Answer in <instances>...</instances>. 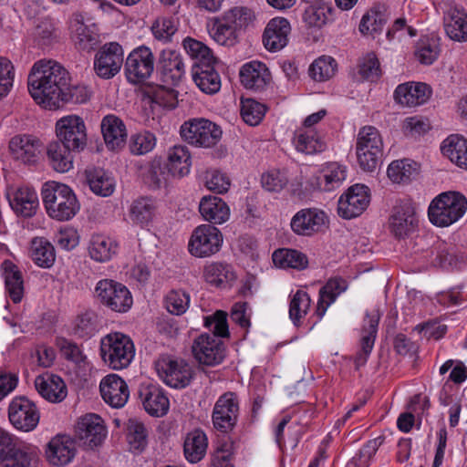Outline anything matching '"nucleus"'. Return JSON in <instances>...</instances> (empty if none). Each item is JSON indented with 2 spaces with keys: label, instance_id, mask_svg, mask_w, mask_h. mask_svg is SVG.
I'll list each match as a JSON object with an SVG mask.
<instances>
[{
  "label": "nucleus",
  "instance_id": "nucleus-1",
  "mask_svg": "<svg viewBox=\"0 0 467 467\" xmlns=\"http://www.w3.org/2000/svg\"><path fill=\"white\" fill-rule=\"evenodd\" d=\"M70 82L67 69L57 60H38L27 78L28 91L33 99L45 109L59 108L63 88Z\"/></svg>",
  "mask_w": 467,
  "mask_h": 467
},
{
  "label": "nucleus",
  "instance_id": "nucleus-2",
  "mask_svg": "<svg viewBox=\"0 0 467 467\" xmlns=\"http://www.w3.org/2000/svg\"><path fill=\"white\" fill-rule=\"evenodd\" d=\"M204 326L213 334L204 333L197 337L192 343V351L200 364L214 367L221 364L225 358L226 348L219 337H229L227 314L217 310L213 315L205 317Z\"/></svg>",
  "mask_w": 467,
  "mask_h": 467
},
{
  "label": "nucleus",
  "instance_id": "nucleus-3",
  "mask_svg": "<svg viewBox=\"0 0 467 467\" xmlns=\"http://www.w3.org/2000/svg\"><path fill=\"white\" fill-rule=\"evenodd\" d=\"M47 213L57 221H68L79 210V203L74 192L66 184L47 182L41 191Z\"/></svg>",
  "mask_w": 467,
  "mask_h": 467
},
{
  "label": "nucleus",
  "instance_id": "nucleus-4",
  "mask_svg": "<svg viewBox=\"0 0 467 467\" xmlns=\"http://www.w3.org/2000/svg\"><path fill=\"white\" fill-rule=\"evenodd\" d=\"M254 11L246 6H234L217 17L213 25V39L222 46L233 47L240 33L254 20Z\"/></svg>",
  "mask_w": 467,
  "mask_h": 467
},
{
  "label": "nucleus",
  "instance_id": "nucleus-5",
  "mask_svg": "<svg viewBox=\"0 0 467 467\" xmlns=\"http://www.w3.org/2000/svg\"><path fill=\"white\" fill-rule=\"evenodd\" d=\"M467 209V199L457 192L439 194L429 206L430 221L437 226H449L463 216Z\"/></svg>",
  "mask_w": 467,
  "mask_h": 467
},
{
  "label": "nucleus",
  "instance_id": "nucleus-6",
  "mask_svg": "<svg viewBox=\"0 0 467 467\" xmlns=\"http://www.w3.org/2000/svg\"><path fill=\"white\" fill-rule=\"evenodd\" d=\"M100 355L103 361L112 369L125 368L131 363L135 355L133 341L122 333H110L101 338Z\"/></svg>",
  "mask_w": 467,
  "mask_h": 467
},
{
  "label": "nucleus",
  "instance_id": "nucleus-7",
  "mask_svg": "<svg viewBox=\"0 0 467 467\" xmlns=\"http://www.w3.org/2000/svg\"><path fill=\"white\" fill-rule=\"evenodd\" d=\"M383 142L379 131L373 126H365L358 131L356 153L360 168L373 171L382 156Z\"/></svg>",
  "mask_w": 467,
  "mask_h": 467
},
{
  "label": "nucleus",
  "instance_id": "nucleus-8",
  "mask_svg": "<svg viewBox=\"0 0 467 467\" xmlns=\"http://www.w3.org/2000/svg\"><path fill=\"white\" fill-rule=\"evenodd\" d=\"M95 295L102 306L115 313H127L133 305L128 287L113 279L99 280L95 286Z\"/></svg>",
  "mask_w": 467,
  "mask_h": 467
},
{
  "label": "nucleus",
  "instance_id": "nucleus-9",
  "mask_svg": "<svg viewBox=\"0 0 467 467\" xmlns=\"http://www.w3.org/2000/svg\"><path fill=\"white\" fill-rule=\"evenodd\" d=\"M180 134L184 141L192 146L211 148L220 140L222 130L209 119H192L181 126Z\"/></svg>",
  "mask_w": 467,
  "mask_h": 467
},
{
  "label": "nucleus",
  "instance_id": "nucleus-10",
  "mask_svg": "<svg viewBox=\"0 0 467 467\" xmlns=\"http://www.w3.org/2000/svg\"><path fill=\"white\" fill-rule=\"evenodd\" d=\"M155 368L162 381L174 389L185 388L192 379L191 366L185 360L169 355L161 356L155 362Z\"/></svg>",
  "mask_w": 467,
  "mask_h": 467
},
{
  "label": "nucleus",
  "instance_id": "nucleus-11",
  "mask_svg": "<svg viewBox=\"0 0 467 467\" xmlns=\"http://www.w3.org/2000/svg\"><path fill=\"white\" fill-rule=\"evenodd\" d=\"M223 244L221 231L211 224L196 227L189 241V252L199 258L208 257L218 253Z\"/></svg>",
  "mask_w": 467,
  "mask_h": 467
},
{
  "label": "nucleus",
  "instance_id": "nucleus-12",
  "mask_svg": "<svg viewBox=\"0 0 467 467\" xmlns=\"http://www.w3.org/2000/svg\"><path fill=\"white\" fill-rule=\"evenodd\" d=\"M10 423L18 431H31L36 428L40 412L36 403L26 396H16L8 406Z\"/></svg>",
  "mask_w": 467,
  "mask_h": 467
},
{
  "label": "nucleus",
  "instance_id": "nucleus-13",
  "mask_svg": "<svg viewBox=\"0 0 467 467\" xmlns=\"http://www.w3.org/2000/svg\"><path fill=\"white\" fill-rule=\"evenodd\" d=\"M57 140L71 147V150L81 151L87 145V129L83 119L78 115H67L60 118L56 123Z\"/></svg>",
  "mask_w": 467,
  "mask_h": 467
},
{
  "label": "nucleus",
  "instance_id": "nucleus-14",
  "mask_svg": "<svg viewBox=\"0 0 467 467\" xmlns=\"http://www.w3.org/2000/svg\"><path fill=\"white\" fill-rule=\"evenodd\" d=\"M239 414V401L234 392H225L214 404L212 420L213 427L223 433L231 431L236 425Z\"/></svg>",
  "mask_w": 467,
  "mask_h": 467
},
{
  "label": "nucleus",
  "instance_id": "nucleus-15",
  "mask_svg": "<svg viewBox=\"0 0 467 467\" xmlns=\"http://www.w3.org/2000/svg\"><path fill=\"white\" fill-rule=\"evenodd\" d=\"M369 202V189L363 184H355L340 196L337 213L344 219L358 217L368 208Z\"/></svg>",
  "mask_w": 467,
  "mask_h": 467
},
{
  "label": "nucleus",
  "instance_id": "nucleus-16",
  "mask_svg": "<svg viewBox=\"0 0 467 467\" xmlns=\"http://www.w3.org/2000/svg\"><path fill=\"white\" fill-rule=\"evenodd\" d=\"M417 223L415 207L410 200L400 201L394 206L389 217V229L396 238L400 239L409 235Z\"/></svg>",
  "mask_w": 467,
  "mask_h": 467
},
{
  "label": "nucleus",
  "instance_id": "nucleus-17",
  "mask_svg": "<svg viewBox=\"0 0 467 467\" xmlns=\"http://www.w3.org/2000/svg\"><path fill=\"white\" fill-rule=\"evenodd\" d=\"M76 436L89 448L100 445L106 438L107 430L102 418L90 413L81 417L76 426Z\"/></svg>",
  "mask_w": 467,
  "mask_h": 467
},
{
  "label": "nucleus",
  "instance_id": "nucleus-18",
  "mask_svg": "<svg viewBox=\"0 0 467 467\" xmlns=\"http://www.w3.org/2000/svg\"><path fill=\"white\" fill-rule=\"evenodd\" d=\"M327 219V217L322 210L305 208L292 217L290 226L297 235L311 236L322 230Z\"/></svg>",
  "mask_w": 467,
  "mask_h": 467
},
{
  "label": "nucleus",
  "instance_id": "nucleus-19",
  "mask_svg": "<svg viewBox=\"0 0 467 467\" xmlns=\"http://www.w3.org/2000/svg\"><path fill=\"white\" fill-rule=\"evenodd\" d=\"M380 319L379 310L373 309L366 313L363 320L362 337L360 339V351L355 357V368L359 369L363 367L374 348L375 339L378 333V327Z\"/></svg>",
  "mask_w": 467,
  "mask_h": 467
},
{
  "label": "nucleus",
  "instance_id": "nucleus-20",
  "mask_svg": "<svg viewBox=\"0 0 467 467\" xmlns=\"http://www.w3.org/2000/svg\"><path fill=\"white\" fill-rule=\"evenodd\" d=\"M217 62L218 60H198L192 65V79L206 94L217 93L221 88V78L215 69Z\"/></svg>",
  "mask_w": 467,
  "mask_h": 467
},
{
  "label": "nucleus",
  "instance_id": "nucleus-21",
  "mask_svg": "<svg viewBox=\"0 0 467 467\" xmlns=\"http://www.w3.org/2000/svg\"><path fill=\"white\" fill-rule=\"evenodd\" d=\"M99 389L103 400L115 409L122 408L130 397L126 381L116 374H109L103 378Z\"/></svg>",
  "mask_w": 467,
  "mask_h": 467
},
{
  "label": "nucleus",
  "instance_id": "nucleus-22",
  "mask_svg": "<svg viewBox=\"0 0 467 467\" xmlns=\"http://www.w3.org/2000/svg\"><path fill=\"white\" fill-rule=\"evenodd\" d=\"M7 199L16 214L24 218L34 216L39 205L36 192L29 186H21L8 192Z\"/></svg>",
  "mask_w": 467,
  "mask_h": 467
},
{
  "label": "nucleus",
  "instance_id": "nucleus-23",
  "mask_svg": "<svg viewBox=\"0 0 467 467\" xmlns=\"http://www.w3.org/2000/svg\"><path fill=\"white\" fill-rule=\"evenodd\" d=\"M42 143L32 135H16L9 142L13 157L25 164H35L39 157Z\"/></svg>",
  "mask_w": 467,
  "mask_h": 467
},
{
  "label": "nucleus",
  "instance_id": "nucleus-24",
  "mask_svg": "<svg viewBox=\"0 0 467 467\" xmlns=\"http://www.w3.org/2000/svg\"><path fill=\"white\" fill-rule=\"evenodd\" d=\"M69 29L77 49L88 53L95 49L99 41V36L94 24L85 25L82 16L76 15L70 21Z\"/></svg>",
  "mask_w": 467,
  "mask_h": 467
},
{
  "label": "nucleus",
  "instance_id": "nucleus-25",
  "mask_svg": "<svg viewBox=\"0 0 467 467\" xmlns=\"http://www.w3.org/2000/svg\"><path fill=\"white\" fill-rule=\"evenodd\" d=\"M290 31L291 26L287 19L284 17L271 19L263 34L265 47L270 52L280 51L287 45Z\"/></svg>",
  "mask_w": 467,
  "mask_h": 467
},
{
  "label": "nucleus",
  "instance_id": "nucleus-26",
  "mask_svg": "<svg viewBox=\"0 0 467 467\" xmlns=\"http://www.w3.org/2000/svg\"><path fill=\"white\" fill-rule=\"evenodd\" d=\"M242 85L248 89L263 90L271 81L268 67L260 60H251L244 64L239 72Z\"/></svg>",
  "mask_w": 467,
  "mask_h": 467
},
{
  "label": "nucleus",
  "instance_id": "nucleus-27",
  "mask_svg": "<svg viewBox=\"0 0 467 467\" xmlns=\"http://www.w3.org/2000/svg\"><path fill=\"white\" fill-rule=\"evenodd\" d=\"M76 454L74 441L67 435L57 434L47 443V459L54 466L69 463Z\"/></svg>",
  "mask_w": 467,
  "mask_h": 467
},
{
  "label": "nucleus",
  "instance_id": "nucleus-28",
  "mask_svg": "<svg viewBox=\"0 0 467 467\" xmlns=\"http://www.w3.org/2000/svg\"><path fill=\"white\" fill-rule=\"evenodd\" d=\"M430 87L421 82H407L400 84L394 91V99L398 104L406 107H416L424 104L430 98Z\"/></svg>",
  "mask_w": 467,
  "mask_h": 467
},
{
  "label": "nucleus",
  "instance_id": "nucleus-29",
  "mask_svg": "<svg viewBox=\"0 0 467 467\" xmlns=\"http://www.w3.org/2000/svg\"><path fill=\"white\" fill-rule=\"evenodd\" d=\"M447 36L455 41L467 40V13L455 4H448L443 16Z\"/></svg>",
  "mask_w": 467,
  "mask_h": 467
},
{
  "label": "nucleus",
  "instance_id": "nucleus-30",
  "mask_svg": "<svg viewBox=\"0 0 467 467\" xmlns=\"http://www.w3.org/2000/svg\"><path fill=\"white\" fill-rule=\"evenodd\" d=\"M145 410L151 416L161 417L167 413L170 406L169 399L157 385H141L139 390Z\"/></svg>",
  "mask_w": 467,
  "mask_h": 467
},
{
  "label": "nucleus",
  "instance_id": "nucleus-31",
  "mask_svg": "<svg viewBox=\"0 0 467 467\" xmlns=\"http://www.w3.org/2000/svg\"><path fill=\"white\" fill-rule=\"evenodd\" d=\"M100 127L109 149L119 150L125 145L128 134L126 126L120 118L109 114L102 119Z\"/></svg>",
  "mask_w": 467,
  "mask_h": 467
},
{
  "label": "nucleus",
  "instance_id": "nucleus-32",
  "mask_svg": "<svg viewBox=\"0 0 467 467\" xmlns=\"http://www.w3.org/2000/svg\"><path fill=\"white\" fill-rule=\"evenodd\" d=\"M37 392L50 402H60L67 396V387L63 379L54 374L45 373L35 379Z\"/></svg>",
  "mask_w": 467,
  "mask_h": 467
},
{
  "label": "nucleus",
  "instance_id": "nucleus-33",
  "mask_svg": "<svg viewBox=\"0 0 467 467\" xmlns=\"http://www.w3.org/2000/svg\"><path fill=\"white\" fill-rule=\"evenodd\" d=\"M292 141L298 152L307 155L323 152L327 148L324 138L315 129L298 128Z\"/></svg>",
  "mask_w": 467,
  "mask_h": 467
},
{
  "label": "nucleus",
  "instance_id": "nucleus-34",
  "mask_svg": "<svg viewBox=\"0 0 467 467\" xmlns=\"http://www.w3.org/2000/svg\"><path fill=\"white\" fill-rule=\"evenodd\" d=\"M192 156L185 145H174L167 152L165 167L172 177L182 178L189 174Z\"/></svg>",
  "mask_w": 467,
  "mask_h": 467
},
{
  "label": "nucleus",
  "instance_id": "nucleus-35",
  "mask_svg": "<svg viewBox=\"0 0 467 467\" xmlns=\"http://www.w3.org/2000/svg\"><path fill=\"white\" fill-rule=\"evenodd\" d=\"M347 177L346 166L338 162H327L318 171L316 180L317 187L324 192L338 188Z\"/></svg>",
  "mask_w": 467,
  "mask_h": 467
},
{
  "label": "nucleus",
  "instance_id": "nucleus-36",
  "mask_svg": "<svg viewBox=\"0 0 467 467\" xmlns=\"http://www.w3.org/2000/svg\"><path fill=\"white\" fill-rule=\"evenodd\" d=\"M199 211L205 221L213 224H222L230 217L227 203L217 196H204L199 204Z\"/></svg>",
  "mask_w": 467,
  "mask_h": 467
},
{
  "label": "nucleus",
  "instance_id": "nucleus-37",
  "mask_svg": "<svg viewBox=\"0 0 467 467\" xmlns=\"http://www.w3.org/2000/svg\"><path fill=\"white\" fill-rule=\"evenodd\" d=\"M208 438L206 433L197 428L189 431L183 441V455L190 463L201 462L206 455Z\"/></svg>",
  "mask_w": 467,
  "mask_h": 467
},
{
  "label": "nucleus",
  "instance_id": "nucleus-38",
  "mask_svg": "<svg viewBox=\"0 0 467 467\" xmlns=\"http://www.w3.org/2000/svg\"><path fill=\"white\" fill-rule=\"evenodd\" d=\"M73 151H76V150H71V147H67L61 141H51L47 149L50 166L57 172L68 171L73 167Z\"/></svg>",
  "mask_w": 467,
  "mask_h": 467
},
{
  "label": "nucleus",
  "instance_id": "nucleus-39",
  "mask_svg": "<svg viewBox=\"0 0 467 467\" xmlns=\"http://www.w3.org/2000/svg\"><path fill=\"white\" fill-rule=\"evenodd\" d=\"M387 21L385 7L374 5L362 16L358 30L361 35L375 38L381 34Z\"/></svg>",
  "mask_w": 467,
  "mask_h": 467
},
{
  "label": "nucleus",
  "instance_id": "nucleus-40",
  "mask_svg": "<svg viewBox=\"0 0 467 467\" xmlns=\"http://www.w3.org/2000/svg\"><path fill=\"white\" fill-rule=\"evenodd\" d=\"M118 243L104 234H93L88 244V254L96 262L109 261L118 252Z\"/></svg>",
  "mask_w": 467,
  "mask_h": 467
},
{
  "label": "nucleus",
  "instance_id": "nucleus-41",
  "mask_svg": "<svg viewBox=\"0 0 467 467\" xmlns=\"http://www.w3.org/2000/svg\"><path fill=\"white\" fill-rule=\"evenodd\" d=\"M442 154L458 167L467 170V140L459 134L450 135L441 146Z\"/></svg>",
  "mask_w": 467,
  "mask_h": 467
},
{
  "label": "nucleus",
  "instance_id": "nucleus-42",
  "mask_svg": "<svg viewBox=\"0 0 467 467\" xmlns=\"http://www.w3.org/2000/svg\"><path fill=\"white\" fill-rule=\"evenodd\" d=\"M87 182L97 195L107 197L115 190V181L103 169L90 168L85 171Z\"/></svg>",
  "mask_w": 467,
  "mask_h": 467
},
{
  "label": "nucleus",
  "instance_id": "nucleus-43",
  "mask_svg": "<svg viewBox=\"0 0 467 467\" xmlns=\"http://www.w3.org/2000/svg\"><path fill=\"white\" fill-rule=\"evenodd\" d=\"M142 93L151 103L162 108L174 109L178 104V92L164 85H147Z\"/></svg>",
  "mask_w": 467,
  "mask_h": 467
},
{
  "label": "nucleus",
  "instance_id": "nucleus-44",
  "mask_svg": "<svg viewBox=\"0 0 467 467\" xmlns=\"http://www.w3.org/2000/svg\"><path fill=\"white\" fill-rule=\"evenodd\" d=\"M4 277L6 292L11 300L17 304L21 302L24 296V280L21 271L10 261L3 264Z\"/></svg>",
  "mask_w": 467,
  "mask_h": 467
},
{
  "label": "nucleus",
  "instance_id": "nucleus-45",
  "mask_svg": "<svg viewBox=\"0 0 467 467\" xmlns=\"http://www.w3.org/2000/svg\"><path fill=\"white\" fill-rule=\"evenodd\" d=\"M273 263L279 268L304 270L308 265L307 256L296 249L279 248L272 254Z\"/></svg>",
  "mask_w": 467,
  "mask_h": 467
},
{
  "label": "nucleus",
  "instance_id": "nucleus-46",
  "mask_svg": "<svg viewBox=\"0 0 467 467\" xmlns=\"http://www.w3.org/2000/svg\"><path fill=\"white\" fill-rule=\"evenodd\" d=\"M30 256L42 268L51 267L56 260L53 244L44 237H35L30 244Z\"/></svg>",
  "mask_w": 467,
  "mask_h": 467
},
{
  "label": "nucleus",
  "instance_id": "nucleus-47",
  "mask_svg": "<svg viewBox=\"0 0 467 467\" xmlns=\"http://www.w3.org/2000/svg\"><path fill=\"white\" fill-rule=\"evenodd\" d=\"M156 213L154 200L141 197L135 200L130 208V220L140 226H147L153 220Z\"/></svg>",
  "mask_w": 467,
  "mask_h": 467
},
{
  "label": "nucleus",
  "instance_id": "nucleus-48",
  "mask_svg": "<svg viewBox=\"0 0 467 467\" xmlns=\"http://www.w3.org/2000/svg\"><path fill=\"white\" fill-rule=\"evenodd\" d=\"M37 460L36 449L22 444L0 463V467H35Z\"/></svg>",
  "mask_w": 467,
  "mask_h": 467
},
{
  "label": "nucleus",
  "instance_id": "nucleus-49",
  "mask_svg": "<svg viewBox=\"0 0 467 467\" xmlns=\"http://www.w3.org/2000/svg\"><path fill=\"white\" fill-rule=\"evenodd\" d=\"M125 75L130 83L138 85L150 77L154 70L153 60H125Z\"/></svg>",
  "mask_w": 467,
  "mask_h": 467
},
{
  "label": "nucleus",
  "instance_id": "nucleus-50",
  "mask_svg": "<svg viewBox=\"0 0 467 467\" xmlns=\"http://www.w3.org/2000/svg\"><path fill=\"white\" fill-rule=\"evenodd\" d=\"M418 172L415 161L404 159L392 161L388 167V177L397 183L407 182Z\"/></svg>",
  "mask_w": 467,
  "mask_h": 467
},
{
  "label": "nucleus",
  "instance_id": "nucleus-51",
  "mask_svg": "<svg viewBox=\"0 0 467 467\" xmlns=\"http://www.w3.org/2000/svg\"><path fill=\"white\" fill-rule=\"evenodd\" d=\"M311 306V298L307 292L297 290L291 297L289 317L293 324L299 327L301 320L306 316Z\"/></svg>",
  "mask_w": 467,
  "mask_h": 467
},
{
  "label": "nucleus",
  "instance_id": "nucleus-52",
  "mask_svg": "<svg viewBox=\"0 0 467 467\" xmlns=\"http://www.w3.org/2000/svg\"><path fill=\"white\" fill-rule=\"evenodd\" d=\"M203 275L207 283L219 287L234 279L231 266L223 263H211L204 267Z\"/></svg>",
  "mask_w": 467,
  "mask_h": 467
},
{
  "label": "nucleus",
  "instance_id": "nucleus-53",
  "mask_svg": "<svg viewBox=\"0 0 467 467\" xmlns=\"http://www.w3.org/2000/svg\"><path fill=\"white\" fill-rule=\"evenodd\" d=\"M185 74V67L182 60H161V80L172 87H176L182 81Z\"/></svg>",
  "mask_w": 467,
  "mask_h": 467
},
{
  "label": "nucleus",
  "instance_id": "nucleus-54",
  "mask_svg": "<svg viewBox=\"0 0 467 467\" xmlns=\"http://www.w3.org/2000/svg\"><path fill=\"white\" fill-rule=\"evenodd\" d=\"M241 116L244 121L250 126L258 125L266 112V106L250 98L241 99Z\"/></svg>",
  "mask_w": 467,
  "mask_h": 467
},
{
  "label": "nucleus",
  "instance_id": "nucleus-55",
  "mask_svg": "<svg viewBox=\"0 0 467 467\" xmlns=\"http://www.w3.org/2000/svg\"><path fill=\"white\" fill-rule=\"evenodd\" d=\"M156 142L154 133L142 130L130 136L129 148L133 155L140 156L150 152L155 148Z\"/></svg>",
  "mask_w": 467,
  "mask_h": 467
},
{
  "label": "nucleus",
  "instance_id": "nucleus-56",
  "mask_svg": "<svg viewBox=\"0 0 467 467\" xmlns=\"http://www.w3.org/2000/svg\"><path fill=\"white\" fill-rule=\"evenodd\" d=\"M127 440L130 448L136 451H142L147 445V430L144 424L136 420L130 419L126 426Z\"/></svg>",
  "mask_w": 467,
  "mask_h": 467
},
{
  "label": "nucleus",
  "instance_id": "nucleus-57",
  "mask_svg": "<svg viewBox=\"0 0 467 467\" xmlns=\"http://www.w3.org/2000/svg\"><path fill=\"white\" fill-rule=\"evenodd\" d=\"M72 330L78 337H90L97 331V315L93 311H85L74 320Z\"/></svg>",
  "mask_w": 467,
  "mask_h": 467
},
{
  "label": "nucleus",
  "instance_id": "nucleus-58",
  "mask_svg": "<svg viewBox=\"0 0 467 467\" xmlns=\"http://www.w3.org/2000/svg\"><path fill=\"white\" fill-rule=\"evenodd\" d=\"M57 347L59 348L61 356L78 366L85 364L87 357L83 353L81 347L76 342L65 337H58L57 339Z\"/></svg>",
  "mask_w": 467,
  "mask_h": 467
},
{
  "label": "nucleus",
  "instance_id": "nucleus-59",
  "mask_svg": "<svg viewBox=\"0 0 467 467\" xmlns=\"http://www.w3.org/2000/svg\"><path fill=\"white\" fill-rule=\"evenodd\" d=\"M441 53L440 38L434 35L421 36L415 47L417 58H437Z\"/></svg>",
  "mask_w": 467,
  "mask_h": 467
},
{
  "label": "nucleus",
  "instance_id": "nucleus-60",
  "mask_svg": "<svg viewBox=\"0 0 467 467\" xmlns=\"http://www.w3.org/2000/svg\"><path fill=\"white\" fill-rule=\"evenodd\" d=\"M380 438L369 440L347 463L346 467H368L371 458L381 445Z\"/></svg>",
  "mask_w": 467,
  "mask_h": 467
},
{
  "label": "nucleus",
  "instance_id": "nucleus-61",
  "mask_svg": "<svg viewBox=\"0 0 467 467\" xmlns=\"http://www.w3.org/2000/svg\"><path fill=\"white\" fill-rule=\"evenodd\" d=\"M61 99H59V105L61 103L83 104L89 100L91 91L85 85H66L63 88Z\"/></svg>",
  "mask_w": 467,
  "mask_h": 467
},
{
  "label": "nucleus",
  "instance_id": "nucleus-62",
  "mask_svg": "<svg viewBox=\"0 0 467 467\" xmlns=\"http://www.w3.org/2000/svg\"><path fill=\"white\" fill-rule=\"evenodd\" d=\"M144 182L149 188L157 190L167 184V174L161 167L160 160H153L143 175Z\"/></svg>",
  "mask_w": 467,
  "mask_h": 467
},
{
  "label": "nucleus",
  "instance_id": "nucleus-63",
  "mask_svg": "<svg viewBox=\"0 0 467 467\" xmlns=\"http://www.w3.org/2000/svg\"><path fill=\"white\" fill-rule=\"evenodd\" d=\"M166 309L173 315L185 313L190 304V296L183 290H171L165 296Z\"/></svg>",
  "mask_w": 467,
  "mask_h": 467
},
{
  "label": "nucleus",
  "instance_id": "nucleus-64",
  "mask_svg": "<svg viewBox=\"0 0 467 467\" xmlns=\"http://www.w3.org/2000/svg\"><path fill=\"white\" fill-rule=\"evenodd\" d=\"M331 9L326 5H310L303 14V20L309 27L320 28L327 24Z\"/></svg>",
  "mask_w": 467,
  "mask_h": 467
}]
</instances>
